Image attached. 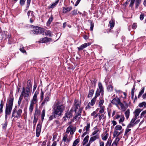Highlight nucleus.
<instances>
[{
    "label": "nucleus",
    "instance_id": "f257e3e1",
    "mask_svg": "<svg viewBox=\"0 0 146 146\" xmlns=\"http://www.w3.org/2000/svg\"><path fill=\"white\" fill-rule=\"evenodd\" d=\"M65 107L64 104L58 102H55L52 107V112L58 117L61 116L65 110Z\"/></svg>",
    "mask_w": 146,
    "mask_h": 146
},
{
    "label": "nucleus",
    "instance_id": "f03ea898",
    "mask_svg": "<svg viewBox=\"0 0 146 146\" xmlns=\"http://www.w3.org/2000/svg\"><path fill=\"white\" fill-rule=\"evenodd\" d=\"M81 105V102L76 99H75L74 103V106L71 109L75 112L76 115L73 117L74 120H77V118L78 119L81 116L82 113V109L80 108Z\"/></svg>",
    "mask_w": 146,
    "mask_h": 146
},
{
    "label": "nucleus",
    "instance_id": "7ed1b4c3",
    "mask_svg": "<svg viewBox=\"0 0 146 146\" xmlns=\"http://www.w3.org/2000/svg\"><path fill=\"white\" fill-rule=\"evenodd\" d=\"M111 103L117 107L119 105L121 110L123 111H125L128 106V103L125 101L123 100V102H122L121 101L120 99L117 97L113 98Z\"/></svg>",
    "mask_w": 146,
    "mask_h": 146
},
{
    "label": "nucleus",
    "instance_id": "20e7f679",
    "mask_svg": "<svg viewBox=\"0 0 146 146\" xmlns=\"http://www.w3.org/2000/svg\"><path fill=\"white\" fill-rule=\"evenodd\" d=\"M14 101V97L13 96H10L9 100L6 104L5 110V117L6 118L8 115H10L13 107Z\"/></svg>",
    "mask_w": 146,
    "mask_h": 146
},
{
    "label": "nucleus",
    "instance_id": "39448f33",
    "mask_svg": "<svg viewBox=\"0 0 146 146\" xmlns=\"http://www.w3.org/2000/svg\"><path fill=\"white\" fill-rule=\"evenodd\" d=\"M142 0H127L125 2V4L127 5L130 2L129 6L131 7H132L135 3V8H137L139 4L141 2Z\"/></svg>",
    "mask_w": 146,
    "mask_h": 146
},
{
    "label": "nucleus",
    "instance_id": "423d86ee",
    "mask_svg": "<svg viewBox=\"0 0 146 146\" xmlns=\"http://www.w3.org/2000/svg\"><path fill=\"white\" fill-rule=\"evenodd\" d=\"M22 112V110L21 109H19L16 110V108H14L13 110L12 117H14L17 119L19 118L21 116Z\"/></svg>",
    "mask_w": 146,
    "mask_h": 146
},
{
    "label": "nucleus",
    "instance_id": "0eeeda50",
    "mask_svg": "<svg viewBox=\"0 0 146 146\" xmlns=\"http://www.w3.org/2000/svg\"><path fill=\"white\" fill-rule=\"evenodd\" d=\"M30 94V90L26 89L23 87V90L21 93V95L24 98V99L27 102L29 99V96Z\"/></svg>",
    "mask_w": 146,
    "mask_h": 146
},
{
    "label": "nucleus",
    "instance_id": "6e6552de",
    "mask_svg": "<svg viewBox=\"0 0 146 146\" xmlns=\"http://www.w3.org/2000/svg\"><path fill=\"white\" fill-rule=\"evenodd\" d=\"M51 92L50 91L47 92L46 94L45 97L43 101L41 104V106H44L47 104V102L49 101V99L51 96Z\"/></svg>",
    "mask_w": 146,
    "mask_h": 146
},
{
    "label": "nucleus",
    "instance_id": "1a4fd4ad",
    "mask_svg": "<svg viewBox=\"0 0 146 146\" xmlns=\"http://www.w3.org/2000/svg\"><path fill=\"white\" fill-rule=\"evenodd\" d=\"M52 40V39L50 38L45 37L42 38L40 39L38 41L39 43H45L50 42Z\"/></svg>",
    "mask_w": 146,
    "mask_h": 146
},
{
    "label": "nucleus",
    "instance_id": "9d476101",
    "mask_svg": "<svg viewBox=\"0 0 146 146\" xmlns=\"http://www.w3.org/2000/svg\"><path fill=\"white\" fill-rule=\"evenodd\" d=\"M73 111H74L71 109L69 111L65 113V115L63 117L64 119L65 120L64 118L66 117L69 119L72 117V113Z\"/></svg>",
    "mask_w": 146,
    "mask_h": 146
},
{
    "label": "nucleus",
    "instance_id": "9b49d317",
    "mask_svg": "<svg viewBox=\"0 0 146 146\" xmlns=\"http://www.w3.org/2000/svg\"><path fill=\"white\" fill-rule=\"evenodd\" d=\"M41 128V125L40 123H38L37 126L36 131V136L37 137H39V136Z\"/></svg>",
    "mask_w": 146,
    "mask_h": 146
},
{
    "label": "nucleus",
    "instance_id": "f8f14e48",
    "mask_svg": "<svg viewBox=\"0 0 146 146\" xmlns=\"http://www.w3.org/2000/svg\"><path fill=\"white\" fill-rule=\"evenodd\" d=\"M39 92L36 91L33 96L32 100H31V103H32L33 104H35L37 102V98L38 95V94Z\"/></svg>",
    "mask_w": 146,
    "mask_h": 146
},
{
    "label": "nucleus",
    "instance_id": "ddd939ff",
    "mask_svg": "<svg viewBox=\"0 0 146 146\" xmlns=\"http://www.w3.org/2000/svg\"><path fill=\"white\" fill-rule=\"evenodd\" d=\"M100 138V135L99 134H97L91 137L89 140L90 143H92L96 139H98Z\"/></svg>",
    "mask_w": 146,
    "mask_h": 146
},
{
    "label": "nucleus",
    "instance_id": "4468645a",
    "mask_svg": "<svg viewBox=\"0 0 146 146\" xmlns=\"http://www.w3.org/2000/svg\"><path fill=\"white\" fill-rule=\"evenodd\" d=\"M42 33H44L45 35L47 36L51 37L53 35L52 33V32L48 30H46V29H42Z\"/></svg>",
    "mask_w": 146,
    "mask_h": 146
},
{
    "label": "nucleus",
    "instance_id": "2eb2a0df",
    "mask_svg": "<svg viewBox=\"0 0 146 146\" xmlns=\"http://www.w3.org/2000/svg\"><path fill=\"white\" fill-rule=\"evenodd\" d=\"M42 29L38 28V29H34L31 31L35 35H38L39 34H42Z\"/></svg>",
    "mask_w": 146,
    "mask_h": 146
},
{
    "label": "nucleus",
    "instance_id": "dca6fc26",
    "mask_svg": "<svg viewBox=\"0 0 146 146\" xmlns=\"http://www.w3.org/2000/svg\"><path fill=\"white\" fill-rule=\"evenodd\" d=\"M98 86L99 88V91L101 92V95L103 97L104 94V89L102 84L101 82H99L98 84Z\"/></svg>",
    "mask_w": 146,
    "mask_h": 146
},
{
    "label": "nucleus",
    "instance_id": "f3484780",
    "mask_svg": "<svg viewBox=\"0 0 146 146\" xmlns=\"http://www.w3.org/2000/svg\"><path fill=\"white\" fill-rule=\"evenodd\" d=\"M131 130V129H129L127 128L125 129L124 134V137L126 139L128 137V136L130 133V132H129Z\"/></svg>",
    "mask_w": 146,
    "mask_h": 146
},
{
    "label": "nucleus",
    "instance_id": "a211bd4d",
    "mask_svg": "<svg viewBox=\"0 0 146 146\" xmlns=\"http://www.w3.org/2000/svg\"><path fill=\"white\" fill-rule=\"evenodd\" d=\"M141 111V110L140 109H136L134 112V117L137 119Z\"/></svg>",
    "mask_w": 146,
    "mask_h": 146
},
{
    "label": "nucleus",
    "instance_id": "6ab92c4d",
    "mask_svg": "<svg viewBox=\"0 0 146 146\" xmlns=\"http://www.w3.org/2000/svg\"><path fill=\"white\" fill-rule=\"evenodd\" d=\"M105 113L103 114L99 113V120L100 121L102 119H104V120L106 118V116L105 114Z\"/></svg>",
    "mask_w": 146,
    "mask_h": 146
},
{
    "label": "nucleus",
    "instance_id": "aec40b11",
    "mask_svg": "<svg viewBox=\"0 0 146 146\" xmlns=\"http://www.w3.org/2000/svg\"><path fill=\"white\" fill-rule=\"evenodd\" d=\"M72 9V7H64L63 8V12L64 13H66L67 12L70 11Z\"/></svg>",
    "mask_w": 146,
    "mask_h": 146
},
{
    "label": "nucleus",
    "instance_id": "412c9836",
    "mask_svg": "<svg viewBox=\"0 0 146 146\" xmlns=\"http://www.w3.org/2000/svg\"><path fill=\"white\" fill-rule=\"evenodd\" d=\"M122 133V131L119 132L117 131L114 130L113 134V136L114 137H117Z\"/></svg>",
    "mask_w": 146,
    "mask_h": 146
},
{
    "label": "nucleus",
    "instance_id": "4be33fe9",
    "mask_svg": "<svg viewBox=\"0 0 146 146\" xmlns=\"http://www.w3.org/2000/svg\"><path fill=\"white\" fill-rule=\"evenodd\" d=\"M58 117L52 112V115H50V116L49 117L48 121H51L53 119H55Z\"/></svg>",
    "mask_w": 146,
    "mask_h": 146
},
{
    "label": "nucleus",
    "instance_id": "5701e85b",
    "mask_svg": "<svg viewBox=\"0 0 146 146\" xmlns=\"http://www.w3.org/2000/svg\"><path fill=\"white\" fill-rule=\"evenodd\" d=\"M59 1V0H56L55 2L52 3L51 5L49 6L48 8L49 9H53L56 7V5L58 3Z\"/></svg>",
    "mask_w": 146,
    "mask_h": 146
},
{
    "label": "nucleus",
    "instance_id": "b1692460",
    "mask_svg": "<svg viewBox=\"0 0 146 146\" xmlns=\"http://www.w3.org/2000/svg\"><path fill=\"white\" fill-rule=\"evenodd\" d=\"M53 19V16L52 15H51L46 23V25L47 26H49L50 25L51 22H52Z\"/></svg>",
    "mask_w": 146,
    "mask_h": 146
},
{
    "label": "nucleus",
    "instance_id": "393cba45",
    "mask_svg": "<svg viewBox=\"0 0 146 146\" xmlns=\"http://www.w3.org/2000/svg\"><path fill=\"white\" fill-rule=\"evenodd\" d=\"M32 87L31 81L30 80H29L27 81V86L26 88L27 89L30 90V88Z\"/></svg>",
    "mask_w": 146,
    "mask_h": 146
},
{
    "label": "nucleus",
    "instance_id": "a878e982",
    "mask_svg": "<svg viewBox=\"0 0 146 146\" xmlns=\"http://www.w3.org/2000/svg\"><path fill=\"white\" fill-rule=\"evenodd\" d=\"M87 44L86 43H84L81 45L78 48V49L79 51H80L83 49L84 48L88 46Z\"/></svg>",
    "mask_w": 146,
    "mask_h": 146
},
{
    "label": "nucleus",
    "instance_id": "bb28decb",
    "mask_svg": "<svg viewBox=\"0 0 146 146\" xmlns=\"http://www.w3.org/2000/svg\"><path fill=\"white\" fill-rule=\"evenodd\" d=\"M94 90V89H90L89 91V94L88 96V98H90V97H92L93 95Z\"/></svg>",
    "mask_w": 146,
    "mask_h": 146
},
{
    "label": "nucleus",
    "instance_id": "cd10ccee",
    "mask_svg": "<svg viewBox=\"0 0 146 146\" xmlns=\"http://www.w3.org/2000/svg\"><path fill=\"white\" fill-rule=\"evenodd\" d=\"M89 138V136L88 135L86 136L84 138L83 141V145H85L88 142V139Z\"/></svg>",
    "mask_w": 146,
    "mask_h": 146
},
{
    "label": "nucleus",
    "instance_id": "c85d7f7f",
    "mask_svg": "<svg viewBox=\"0 0 146 146\" xmlns=\"http://www.w3.org/2000/svg\"><path fill=\"white\" fill-rule=\"evenodd\" d=\"M120 138L119 137H117L116 138L115 140L113 142L112 144V146H117L118 142L120 140Z\"/></svg>",
    "mask_w": 146,
    "mask_h": 146
},
{
    "label": "nucleus",
    "instance_id": "c756f323",
    "mask_svg": "<svg viewBox=\"0 0 146 146\" xmlns=\"http://www.w3.org/2000/svg\"><path fill=\"white\" fill-rule=\"evenodd\" d=\"M100 111L99 113L102 114L104 113L105 110V106L100 107Z\"/></svg>",
    "mask_w": 146,
    "mask_h": 146
},
{
    "label": "nucleus",
    "instance_id": "7c9ffc66",
    "mask_svg": "<svg viewBox=\"0 0 146 146\" xmlns=\"http://www.w3.org/2000/svg\"><path fill=\"white\" fill-rule=\"evenodd\" d=\"M125 114L127 119H128L129 116L130 115V110L129 109H128L125 111Z\"/></svg>",
    "mask_w": 146,
    "mask_h": 146
},
{
    "label": "nucleus",
    "instance_id": "2f4dec72",
    "mask_svg": "<svg viewBox=\"0 0 146 146\" xmlns=\"http://www.w3.org/2000/svg\"><path fill=\"white\" fill-rule=\"evenodd\" d=\"M145 90V87H143L142 88L141 91L139 92V95L138 96V98H139L144 93Z\"/></svg>",
    "mask_w": 146,
    "mask_h": 146
},
{
    "label": "nucleus",
    "instance_id": "473e14b6",
    "mask_svg": "<svg viewBox=\"0 0 146 146\" xmlns=\"http://www.w3.org/2000/svg\"><path fill=\"white\" fill-rule=\"evenodd\" d=\"M145 90V87H143L142 88L141 91L139 92V95L138 96V98H139L144 93Z\"/></svg>",
    "mask_w": 146,
    "mask_h": 146
},
{
    "label": "nucleus",
    "instance_id": "72a5a7b5",
    "mask_svg": "<svg viewBox=\"0 0 146 146\" xmlns=\"http://www.w3.org/2000/svg\"><path fill=\"white\" fill-rule=\"evenodd\" d=\"M96 100V98L94 97L93 98V99L91 100V102H89V103L91 106H93L95 103V102Z\"/></svg>",
    "mask_w": 146,
    "mask_h": 146
},
{
    "label": "nucleus",
    "instance_id": "f704fd0d",
    "mask_svg": "<svg viewBox=\"0 0 146 146\" xmlns=\"http://www.w3.org/2000/svg\"><path fill=\"white\" fill-rule=\"evenodd\" d=\"M4 105V102L3 100H1V103L0 104V113H2L3 112V107Z\"/></svg>",
    "mask_w": 146,
    "mask_h": 146
},
{
    "label": "nucleus",
    "instance_id": "c9c22d12",
    "mask_svg": "<svg viewBox=\"0 0 146 146\" xmlns=\"http://www.w3.org/2000/svg\"><path fill=\"white\" fill-rule=\"evenodd\" d=\"M34 104H33L32 103H30L29 108V111L31 113H32L33 111Z\"/></svg>",
    "mask_w": 146,
    "mask_h": 146
},
{
    "label": "nucleus",
    "instance_id": "e433bc0d",
    "mask_svg": "<svg viewBox=\"0 0 146 146\" xmlns=\"http://www.w3.org/2000/svg\"><path fill=\"white\" fill-rule=\"evenodd\" d=\"M110 25H110V28L111 29H112L114 26L115 23L113 21V20H111L109 21Z\"/></svg>",
    "mask_w": 146,
    "mask_h": 146
},
{
    "label": "nucleus",
    "instance_id": "4c0bfd02",
    "mask_svg": "<svg viewBox=\"0 0 146 146\" xmlns=\"http://www.w3.org/2000/svg\"><path fill=\"white\" fill-rule=\"evenodd\" d=\"M45 110H43L41 112V120L42 121H43L44 120V117L45 115Z\"/></svg>",
    "mask_w": 146,
    "mask_h": 146
},
{
    "label": "nucleus",
    "instance_id": "58836bf2",
    "mask_svg": "<svg viewBox=\"0 0 146 146\" xmlns=\"http://www.w3.org/2000/svg\"><path fill=\"white\" fill-rule=\"evenodd\" d=\"M100 93H101V92L99 90L98 88L96 91L95 96L94 97L96 99L97 97L99 96Z\"/></svg>",
    "mask_w": 146,
    "mask_h": 146
},
{
    "label": "nucleus",
    "instance_id": "ea45409f",
    "mask_svg": "<svg viewBox=\"0 0 146 146\" xmlns=\"http://www.w3.org/2000/svg\"><path fill=\"white\" fill-rule=\"evenodd\" d=\"M80 141L79 139L78 138L76 139L74 142L72 146H76L79 142Z\"/></svg>",
    "mask_w": 146,
    "mask_h": 146
},
{
    "label": "nucleus",
    "instance_id": "a19ab883",
    "mask_svg": "<svg viewBox=\"0 0 146 146\" xmlns=\"http://www.w3.org/2000/svg\"><path fill=\"white\" fill-rule=\"evenodd\" d=\"M90 123L89 122H88L86 124V126H85L84 128H85L86 129V131L87 132L89 130V129L90 128Z\"/></svg>",
    "mask_w": 146,
    "mask_h": 146
},
{
    "label": "nucleus",
    "instance_id": "79ce46f5",
    "mask_svg": "<svg viewBox=\"0 0 146 146\" xmlns=\"http://www.w3.org/2000/svg\"><path fill=\"white\" fill-rule=\"evenodd\" d=\"M122 129V127L121 126L118 125H116L115 127V130H116L117 131L118 130H121Z\"/></svg>",
    "mask_w": 146,
    "mask_h": 146
},
{
    "label": "nucleus",
    "instance_id": "37998d69",
    "mask_svg": "<svg viewBox=\"0 0 146 146\" xmlns=\"http://www.w3.org/2000/svg\"><path fill=\"white\" fill-rule=\"evenodd\" d=\"M111 141H112L111 139L109 138L105 146H110Z\"/></svg>",
    "mask_w": 146,
    "mask_h": 146
},
{
    "label": "nucleus",
    "instance_id": "c03bdc74",
    "mask_svg": "<svg viewBox=\"0 0 146 146\" xmlns=\"http://www.w3.org/2000/svg\"><path fill=\"white\" fill-rule=\"evenodd\" d=\"M107 90L108 92H111L113 90V87L111 85H109L107 87Z\"/></svg>",
    "mask_w": 146,
    "mask_h": 146
},
{
    "label": "nucleus",
    "instance_id": "a18cd8bd",
    "mask_svg": "<svg viewBox=\"0 0 146 146\" xmlns=\"http://www.w3.org/2000/svg\"><path fill=\"white\" fill-rule=\"evenodd\" d=\"M135 125V123H132L130 122V123L127 126V128H128L133 127Z\"/></svg>",
    "mask_w": 146,
    "mask_h": 146
},
{
    "label": "nucleus",
    "instance_id": "49530a36",
    "mask_svg": "<svg viewBox=\"0 0 146 146\" xmlns=\"http://www.w3.org/2000/svg\"><path fill=\"white\" fill-rule=\"evenodd\" d=\"M23 98V97L21 95L19 98L18 102V106H20V105L21 103V101L22 100Z\"/></svg>",
    "mask_w": 146,
    "mask_h": 146
},
{
    "label": "nucleus",
    "instance_id": "de8ad7c7",
    "mask_svg": "<svg viewBox=\"0 0 146 146\" xmlns=\"http://www.w3.org/2000/svg\"><path fill=\"white\" fill-rule=\"evenodd\" d=\"M90 21V30L91 31H92L94 26V24L92 21Z\"/></svg>",
    "mask_w": 146,
    "mask_h": 146
},
{
    "label": "nucleus",
    "instance_id": "09e8293b",
    "mask_svg": "<svg viewBox=\"0 0 146 146\" xmlns=\"http://www.w3.org/2000/svg\"><path fill=\"white\" fill-rule=\"evenodd\" d=\"M40 111L38 110L37 108H36L35 110V112L34 114V116L36 117L37 115H39L40 114Z\"/></svg>",
    "mask_w": 146,
    "mask_h": 146
},
{
    "label": "nucleus",
    "instance_id": "8fccbe9b",
    "mask_svg": "<svg viewBox=\"0 0 146 146\" xmlns=\"http://www.w3.org/2000/svg\"><path fill=\"white\" fill-rule=\"evenodd\" d=\"M31 0H27V6L26 7V9H25L26 10L28 9L29 7Z\"/></svg>",
    "mask_w": 146,
    "mask_h": 146
},
{
    "label": "nucleus",
    "instance_id": "3c124183",
    "mask_svg": "<svg viewBox=\"0 0 146 146\" xmlns=\"http://www.w3.org/2000/svg\"><path fill=\"white\" fill-rule=\"evenodd\" d=\"M67 137H68L67 134L65 133L63 137L62 141H63L64 142H65L67 140Z\"/></svg>",
    "mask_w": 146,
    "mask_h": 146
},
{
    "label": "nucleus",
    "instance_id": "603ef678",
    "mask_svg": "<svg viewBox=\"0 0 146 146\" xmlns=\"http://www.w3.org/2000/svg\"><path fill=\"white\" fill-rule=\"evenodd\" d=\"M72 126H69L67 127V128L66 133H69L70 132V131L71 130V129L72 128Z\"/></svg>",
    "mask_w": 146,
    "mask_h": 146
},
{
    "label": "nucleus",
    "instance_id": "864d4df0",
    "mask_svg": "<svg viewBox=\"0 0 146 146\" xmlns=\"http://www.w3.org/2000/svg\"><path fill=\"white\" fill-rule=\"evenodd\" d=\"M109 134L108 133H106V135L102 138V139L104 141L106 140L108 137Z\"/></svg>",
    "mask_w": 146,
    "mask_h": 146
},
{
    "label": "nucleus",
    "instance_id": "5fc2aeb1",
    "mask_svg": "<svg viewBox=\"0 0 146 146\" xmlns=\"http://www.w3.org/2000/svg\"><path fill=\"white\" fill-rule=\"evenodd\" d=\"M104 101L103 100H100L99 103V107L103 106L102 105L104 104Z\"/></svg>",
    "mask_w": 146,
    "mask_h": 146
},
{
    "label": "nucleus",
    "instance_id": "6e6d98bb",
    "mask_svg": "<svg viewBox=\"0 0 146 146\" xmlns=\"http://www.w3.org/2000/svg\"><path fill=\"white\" fill-rule=\"evenodd\" d=\"M8 33L7 32V31L4 32V34H3V36L4 35L5 36H4L3 38H10V36H9V35H8V36H7V35Z\"/></svg>",
    "mask_w": 146,
    "mask_h": 146
},
{
    "label": "nucleus",
    "instance_id": "4d7b16f0",
    "mask_svg": "<svg viewBox=\"0 0 146 146\" xmlns=\"http://www.w3.org/2000/svg\"><path fill=\"white\" fill-rule=\"evenodd\" d=\"M31 13V15L32 16H34L33 12V11H29L27 13V15L28 18L29 17Z\"/></svg>",
    "mask_w": 146,
    "mask_h": 146
},
{
    "label": "nucleus",
    "instance_id": "13d9d810",
    "mask_svg": "<svg viewBox=\"0 0 146 146\" xmlns=\"http://www.w3.org/2000/svg\"><path fill=\"white\" fill-rule=\"evenodd\" d=\"M91 82L92 84H93L94 87L95 86L96 83V80L95 79H93L91 80Z\"/></svg>",
    "mask_w": 146,
    "mask_h": 146
},
{
    "label": "nucleus",
    "instance_id": "bf43d9fd",
    "mask_svg": "<svg viewBox=\"0 0 146 146\" xmlns=\"http://www.w3.org/2000/svg\"><path fill=\"white\" fill-rule=\"evenodd\" d=\"M44 94V93L43 92L42 90H41L40 98L41 99V100H42L43 99Z\"/></svg>",
    "mask_w": 146,
    "mask_h": 146
},
{
    "label": "nucleus",
    "instance_id": "052dcab7",
    "mask_svg": "<svg viewBox=\"0 0 146 146\" xmlns=\"http://www.w3.org/2000/svg\"><path fill=\"white\" fill-rule=\"evenodd\" d=\"M99 131V130L98 129H97L95 130L94 131H93L92 133V135L93 136L95 135H96L97 133Z\"/></svg>",
    "mask_w": 146,
    "mask_h": 146
},
{
    "label": "nucleus",
    "instance_id": "680f3d73",
    "mask_svg": "<svg viewBox=\"0 0 146 146\" xmlns=\"http://www.w3.org/2000/svg\"><path fill=\"white\" fill-rule=\"evenodd\" d=\"M26 0H20V4L21 6L24 5Z\"/></svg>",
    "mask_w": 146,
    "mask_h": 146
},
{
    "label": "nucleus",
    "instance_id": "e2e57ef3",
    "mask_svg": "<svg viewBox=\"0 0 146 146\" xmlns=\"http://www.w3.org/2000/svg\"><path fill=\"white\" fill-rule=\"evenodd\" d=\"M111 28L106 29L104 30V33H109L110 32H111Z\"/></svg>",
    "mask_w": 146,
    "mask_h": 146
},
{
    "label": "nucleus",
    "instance_id": "0e129e2a",
    "mask_svg": "<svg viewBox=\"0 0 146 146\" xmlns=\"http://www.w3.org/2000/svg\"><path fill=\"white\" fill-rule=\"evenodd\" d=\"M124 117L123 115L122 116H121V118H120L119 121V123H121V122H123L124 120Z\"/></svg>",
    "mask_w": 146,
    "mask_h": 146
},
{
    "label": "nucleus",
    "instance_id": "69168bd1",
    "mask_svg": "<svg viewBox=\"0 0 146 146\" xmlns=\"http://www.w3.org/2000/svg\"><path fill=\"white\" fill-rule=\"evenodd\" d=\"M146 113V110L142 112L141 114L140 118L143 117L144 115Z\"/></svg>",
    "mask_w": 146,
    "mask_h": 146
},
{
    "label": "nucleus",
    "instance_id": "338daca9",
    "mask_svg": "<svg viewBox=\"0 0 146 146\" xmlns=\"http://www.w3.org/2000/svg\"><path fill=\"white\" fill-rule=\"evenodd\" d=\"M90 105V104L88 103L85 108L86 110H89L91 108Z\"/></svg>",
    "mask_w": 146,
    "mask_h": 146
},
{
    "label": "nucleus",
    "instance_id": "774afa93",
    "mask_svg": "<svg viewBox=\"0 0 146 146\" xmlns=\"http://www.w3.org/2000/svg\"><path fill=\"white\" fill-rule=\"evenodd\" d=\"M137 24L136 23H134L132 25V29H135L137 27Z\"/></svg>",
    "mask_w": 146,
    "mask_h": 146
}]
</instances>
